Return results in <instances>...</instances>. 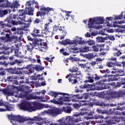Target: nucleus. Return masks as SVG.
Wrapping results in <instances>:
<instances>
[{
	"label": "nucleus",
	"instance_id": "obj_14",
	"mask_svg": "<svg viewBox=\"0 0 125 125\" xmlns=\"http://www.w3.org/2000/svg\"><path fill=\"white\" fill-rule=\"evenodd\" d=\"M30 35L32 36L33 38H37V37H41V30L38 29L36 27H34L32 31L30 33Z\"/></svg>",
	"mask_w": 125,
	"mask_h": 125
},
{
	"label": "nucleus",
	"instance_id": "obj_2",
	"mask_svg": "<svg viewBox=\"0 0 125 125\" xmlns=\"http://www.w3.org/2000/svg\"><path fill=\"white\" fill-rule=\"evenodd\" d=\"M104 21V19L102 17H96L89 19L88 26V28L90 29V32L92 31V29H100V28H101L100 25L96 26L94 25V24H97V25L103 24Z\"/></svg>",
	"mask_w": 125,
	"mask_h": 125
},
{
	"label": "nucleus",
	"instance_id": "obj_59",
	"mask_svg": "<svg viewBox=\"0 0 125 125\" xmlns=\"http://www.w3.org/2000/svg\"><path fill=\"white\" fill-rule=\"evenodd\" d=\"M81 111L80 112V114L81 116H83L84 115H85L86 114V109L83 108L81 109Z\"/></svg>",
	"mask_w": 125,
	"mask_h": 125
},
{
	"label": "nucleus",
	"instance_id": "obj_45",
	"mask_svg": "<svg viewBox=\"0 0 125 125\" xmlns=\"http://www.w3.org/2000/svg\"><path fill=\"white\" fill-rule=\"evenodd\" d=\"M78 99H79V96L73 95L71 97V100L72 101V102H78Z\"/></svg>",
	"mask_w": 125,
	"mask_h": 125
},
{
	"label": "nucleus",
	"instance_id": "obj_60",
	"mask_svg": "<svg viewBox=\"0 0 125 125\" xmlns=\"http://www.w3.org/2000/svg\"><path fill=\"white\" fill-rule=\"evenodd\" d=\"M8 57L6 56L5 55L0 56V60H8Z\"/></svg>",
	"mask_w": 125,
	"mask_h": 125
},
{
	"label": "nucleus",
	"instance_id": "obj_56",
	"mask_svg": "<svg viewBox=\"0 0 125 125\" xmlns=\"http://www.w3.org/2000/svg\"><path fill=\"white\" fill-rule=\"evenodd\" d=\"M94 118L95 120H99V119H104V116L101 115H95L94 116Z\"/></svg>",
	"mask_w": 125,
	"mask_h": 125
},
{
	"label": "nucleus",
	"instance_id": "obj_19",
	"mask_svg": "<svg viewBox=\"0 0 125 125\" xmlns=\"http://www.w3.org/2000/svg\"><path fill=\"white\" fill-rule=\"evenodd\" d=\"M28 105H30V103L27 102H23L19 105V107L21 110H23V111H27Z\"/></svg>",
	"mask_w": 125,
	"mask_h": 125
},
{
	"label": "nucleus",
	"instance_id": "obj_20",
	"mask_svg": "<svg viewBox=\"0 0 125 125\" xmlns=\"http://www.w3.org/2000/svg\"><path fill=\"white\" fill-rule=\"evenodd\" d=\"M7 22L9 23V24H8V26H9V28H12L13 26H16L19 24L18 21H14L13 20H12L11 19H9L7 20Z\"/></svg>",
	"mask_w": 125,
	"mask_h": 125
},
{
	"label": "nucleus",
	"instance_id": "obj_48",
	"mask_svg": "<svg viewBox=\"0 0 125 125\" xmlns=\"http://www.w3.org/2000/svg\"><path fill=\"white\" fill-rule=\"evenodd\" d=\"M58 123H57V125H66V123L64 120V118H62V119H60Z\"/></svg>",
	"mask_w": 125,
	"mask_h": 125
},
{
	"label": "nucleus",
	"instance_id": "obj_7",
	"mask_svg": "<svg viewBox=\"0 0 125 125\" xmlns=\"http://www.w3.org/2000/svg\"><path fill=\"white\" fill-rule=\"evenodd\" d=\"M44 114H48V115H52V116H57L62 113V109H59L56 107H53L51 109H48L43 111Z\"/></svg>",
	"mask_w": 125,
	"mask_h": 125
},
{
	"label": "nucleus",
	"instance_id": "obj_64",
	"mask_svg": "<svg viewBox=\"0 0 125 125\" xmlns=\"http://www.w3.org/2000/svg\"><path fill=\"white\" fill-rule=\"evenodd\" d=\"M123 16H123V15H120L118 16H115V20H121V19H123Z\"/></svg>",
	"mask_w": 125,
	"mask_h": 125
},
{
	"label": "nucleus",
	"instance_id": "obj_15",
	"mask_svg": "<svg viewBox=\"0 0 125 125\" xmlns=\"http://www.w3.org/2000/svg\"><path fill=\"white\" fill-rule=\"evenodd\" d=\"M7 80L8 82H10V83H14L17 85H18L19 83H18V81H17V76L12 75V76L7 77Z\"/></svg>",
	"mask_w": 125,
	"mask_h": 125
},
{
	"label": "nucleus",
	"instance_id": "obj_25",
	"mask_svg": "<svg viewBox=\"0 0 125 125\" xmlns=\"http://www.w3.org/2000/svg\"><path fill=\"white\" fill-rule=\"evenodd\" d=\"M81 74V72H77L75 74H69L70 77H69L68 80H78L79 79L78 76H80Z\"/></svg>",
	"mask_w": 125,
	"mask_h": 125
},
{
	"label": "nucleus",
	"instance_id": "obj_31",
	"mask_svg": "<svg viewBox=\"0 0 125 125\" xmlns=\"http://www.w3.org/2000/svg\"><path fill=\"white\" fill-rule=\"evenodd\" d=\"M34 70H36L37 72H42V70H44V67L41 66L40 65H36L34 66Z\"/></svg>",
	"mask_w": 125,
	"mask_h": 125
},
{
	"label": "nucleus",
	"instance_id": "obj_17",
	"mask_svg": "<svg viewBox=\"0 0 125 125\" xmlns=\"http://www.w3.org/2000/svg\"><path fill=\"white\" fill-rule=\"evenodd\" d=\"M85 83H93V74L90 72L86 73Z\"/></svg>",
	"mask_w": 125,
	"mask_h": 125
},
{
	"label": "nucleus",
	"instance_id": "obj_18",
	"mask_svg": "<svg viewBox=\"0 0 125 125\" xmlns=\"http://www.w3.org/2000/svg\"><path fill=\"white\" fill-rule=\"evenodd\" d=\"M35 123L37 125H42L44 124L45 125L46 121L41 117L36 116L35 117Z\"/></svg>",
	"mask_w": 125,
	"mask_h": 125
},
{
	"label": "nucleus",
	"instance_id": "obj_47",
	"mask_svg": "<svg viewBox=\"0 0 125 125\" xmlns=\"http://www.w3.org/2000/svg\"><path fill=\"white\" fill-rule=\"evenodd\" d=\"M86 43L89 46L94 45L95 44V42L93 40H89L86 42Z\"/></svg>",
	"mask_w": 125,
	"mask_h": 125
},
{
	"label": "nucleus",
	"instance_id": "obj_27",
	"mask_svg": "<svg viewBox=\"0 0 125 125\" xmlns=\"http://www.w3.org/2000/svg\"><path fill=\"white\" fill-rule=\"evenodd\" d=\"M62 112H65V113H67V114H71V112L73 110L71 106H63L61 108Z\"/></svg>",
	"mask_w": 125,
	"mask_h": 125
},
{
	"label": "nucleus",
	"instance_id": "obj_46",
	"mask_svg": "<svg viewBox=\"0 0 125 125\" xmlns=\"http://www.w3.org/2000/svg\"><path fill=\"white\" fill-rule=\"evenodd\" d=\"M96 42L99 43L104 42H105V39H104L103 37H98L96 38Z\"/></svg>",
	"mask_w": 125,
	"mask_h": 125
},
{
	"label": "nucleus",
	"instance_id": "obj_8",
	"mask_svg": "<svg viewBox=\"0 0 125 125\" xmlns=\"http://www.w3.org/2000/svg\"><path fill=\"white\" fill-rule=\"evenodd\" d=\"M20 19L24 21V23H21V24H23L24 26H22V29L23 31H27L28 28L30 26V23L32 22V19L29 17H26V16H24L23 17H21Z\"/></svg>",
	"mask_w": 125,
	"mask_h": 125
},
{
	"label": "nucleus",
	"instance_id": "obj_39",
	"mask_svg": "<svg viewBox=\"0 0 125 125\" xmlns=\"http://www.w3.org/2000/svg\"><path fill=\"white\" fill-rule=\"evenodd\" d=\"M27 111H29V112H33V111H37V109H36L35 106H32L31 104L29 103V105H28V106Z\"/></svg>",
	"mask_w": 125,
	"mask_h": 125
},
{
	"label": "nucleus",
	"instance_id": "obj_51",
	"mask_svg": "<svg viewBox=\"0 0 125 125\" xmlns=\"http://www.w3.org/2000/svg\"><path fill=\"white\" fill-rule=\"evenodd\" d=\"M104 89H109L111 88V84L110 83H105L103 86Z\"/></svg>",
	"mask_w": 125,
	"mask_h": 125
},
{
	"label": "nucleus",
	"instance_id": "obj_23",
	"mask_svg": "<svg viewBox=\"0 0 125 125\" xmlns=\"http://www.w3.org/2000/svg\"><path fill=\"white\" fill-rule=\"evenodd\" d=\"M105 46V44H96L92 46V48L93 51L97 52L99 50L100 47H104Z\"/></svg>",
	"mask_w": 125,
	"mask_h": 125
},
{
	"label": "nucleus",
	"instance_id": "obj_33",
	"mask_svg": "<svg viewBox=\"0 0 125 125\" xmlns=\"http://www.w3.org/2000/svg\"><path fill=\"white\" fill-rule=\"evenodd\" d=\"M89 97V96L87 94L78 95V98L79 99H87Z\"/></svg>",
	"mask_w": 125,
	"mask_h": 125
},
{
	"label": "nucleus",
	"instance_id": "obj_50",
	"mask_svg": "<svg viewBox=\"0 0 125 125\" xmlns=\"http://www.w3.org/2000/svg\"><path fill=\"white\" fill-rule=\"evenodd\" d=\"M9 24V22L7 21V23H4L3 21H0V26H1V28H5V27H9L8 25Z\"/></svg>",
	"mask_w": 125,
	"mask_h": 125
},
{
	"label": "nucleus",
	"instance_id": "obj_43",
	"mask_svg": "<svg viewBox=\"0 0 125 125\" xmlns=\"http://www.w3.org/2000/svg\"><path fill=\"white\" fill-rule=\"evenodd\" d=\"M90 101H92V102L90 103V105L93 106V105H96V103H97L98 100H97L95 98H91V99H90Z\"/></svg>",
	"mask_w": 125,
	"mask_h": 125
},
{
	"label": "nucleus",
	"instance_id": "obj_10",
	"mask_svg": "<svg viewBox=\"0 0 125 125\" xmlns=\"http://www.w3.org/2000/svg\"><path fill=\"white\" fill-rule=\"evenodd\" d=\"M20 15L19 19L21 17H24L26 16V14H28V15H33V8H26L25 10H19Z\"/></svg>",
	"mask_w": 125,
	"mask_h": 125
},
{
	"label": "nucleus",
	"instance_id": "obj_4",
	"mask_svg": "<svg viewBox=\"0 0 125 125\" xmlns=\"http://www.w3.org/2000/svg\"><path fill=\"white\" fill-rule=\"evenodd\" d=\"M33 45L36 49H39L40 47L43 48L44 49H46V48H47V43L45 42H42V41L39 40L38 39L34 40Z\"/></svg>",
	"mask_w": 125,
	"mask_h": 125
},
{
	"label": "nucleus",
	"instance_id": "obj_12",
	"mask_svg": "<svg viewBox=\"0 0 125 125\" xmlns=\"http://www.w3.org/2000/svg\"><path fill=\"white\" fill-rule=\"evenodd\" d=\"M0 106H4V107L6 108V109L0 108V112H4L5 111H11L13 109L12 106H11V104L8 102H5L3 104V103L0 102Z\"/></svg>",
	"mask_w": 125,
	"mask_h": 125
},
{
	"label": "nucleus",
	"instance_id": "obj_57",
	"mask_svg": "<svg viewBox=\"0 0 125 125\" xmlns=\"http://www.w3.org/2000/svg\"><path fill=\"white\" fill-rule=\"evenodd\" d=\"M25 5L26 6V7H25V9H27V8H32V7H31V5H32V3H31L30 1L26 2Z\"/></svg>",
	"mask_w": 125,
	"mask_h": 125
},
{
	"label": "nucleus",
	"instance_id": "obj_36",
	"mask_svg": "<svg viewBox=\"0 0 125 125\" xmlns=\"http://www.w3.org/2000/svg\"><path fill=\"white\" fill-rule=\"evenodd\" d=\"M74 42L78 44H83V41L81 38H77L74 40Z\"/></svg>",
	"mask_w": 125,
	"mask_h": 125
},
{
	"label": "nucleus",
	"instance_id": "obj_5",
	"mask_svg": "<svg viewBox=\"0 0 125 125\" xmlns=\"http://www.w3.org/2000/svg\"><path fill=\"white\" fill-rule=\"evenodd\" d=\"M101 73L102 74H105L104 76V78H108L111 77L110 78H108V82H113V81H118V78H117V75H113V74H110V72L108 69H106L105 70H100Z\"/></svg>",
	"mask_w": 125,
	"mask_h": 125
},
{
	"label": "nucleus",
	"instance_id": "obj_61",
	"mask_svg": "<svg viewBox=\"0 0 125 125\" xmlns=\"http://www.w3.org/2000/svg\"><path fill=\"white\" fill-rule=\"evenodd\" d=\"M0 65H2V66H8V63L5 62V61H4L3 62L1 61L0 62ZM0 70H1V69L0 68Z\"/></svg>",
	"mask_w": 125,
	"mask_h": 125
},
{
	"label": "nucleus",
	"instance_id": "obj_63",
	"mask_svg": "<svg viewBox=\"0 0 125 125\" xmlns=\"http://www.w3.org/2000/svg\"><path fill=\"white\" fill-rule=\"evenodd\" d=\"M95 105H97V106H104V103L103 102H100V101H98L97 103H96Z\"/></svg>",
	"mask_w": 125,
	"mask_h": 125
},
{
	"label": "nucleus",
	"instance_id": "obj_16",
	"mask_svg": "<svg viewBox=\"0 0 125 125\" xmlns=\"http://www.w3.org/2000/svg\"><path fill=\"white\" fill-rule=\"evenodd\" d=\"M12 74H15V75H19V76H20V77H18L20 80L24 79V76H21V75H22V71H20V69L15 67L13 69H12Z\"/></svg>",
	"mask_w": 125,
	"mask_h": 125
},
{
	"label": "nucleus",
	"instance_id": "obj_1",
	"mask_svg": "<svg viewBox=\"0 0 125 125\" xmlns=\"http://www.w3.org/2000/svg\"><path fill=\"white\" fill-rule=\"evenodd\" d=\"M14 50L15 55H12L8 58V59L9 60L8 64H10L11 66H14L16 64H21L22 63V61H19L18 59L15 58V57H18V58H23L24 57V55H22V53L19 52V48H17Z\"/></svg>",
	"mask_w": 125,
	"mask_h": 125
},
{
	"label": "nucleus",
	"instance_id": "obj_22",
	"mask_svg": "<svg viewBox=\"0 0 125 125\" xmlns=\"http://www.w3.org/2000/svg\"><path fill=\"white\" fill-rule=\"evenodd\" d=\"M32 105L35 107L36 110L43 109V104H42L39 102H34L32 103Z\"/></svg>",
	"mask_w": 125,
	"mask_h": 125
},
{
	"label": "nucleus",
	"instance_id": "obj_21",
	"mask_svg": "<svg viewBox=\"0 0 125 125\" xmlns=\"http://www.w3.org/2000/svg\"><path fill=\"white\" fill-rule=\"evenodd\" d=\"M63 95V97H61L62 98V101H64L65 102H70L71 101V97H66V95L67 96H69V94L68 93H61Z\"/></svg>",
	"mask_w": 125,
	"mask_h": 125
},
{
	"label": "nucleus",
	"instance_id": "obj_34",
	"mask_svg": "<svg viewBox=\"0 0 125 125\" xmlns=\"http://www.w3.org/2000/svg\"><path fill=\"white\" fill-rule=\"evenodd\" d=\"M119 28L116 29V32L118 33H125V30L124 29H125V25H120V26H118Z\"/></svg>",
	"mask_w": 125,
	"mask_h": 125
},
{
	"label": "nucleus",
	"instance_id": "obj_52",
	"mask_svg": "<svg viewBox=\"0 0 125 125\" xmlns=\"http://www.w3.org/2000/svg\"><path fill=\"white\" fill-rule=\"evenodd\" d=\"M86 57L87 59H89V60H91V59L94 58V55L93 54L88 53Z\"/></svg>",
	"mask_w": 125,
	"mask_h": 125
},
{
	"label": "nucleus",
	"instance_id": "obj_13",
	"mask_svg": "<svg viewBox=\"0 0 125 125\" xmlns=\"http://www.w3.org/2000/svg\"><path fill=\"white\" fill-rule=\"evenodd\" d=\"M122 94L120 92H115L113 94V97L110 96V95H107L105 97V99L109 101V102H112L113 98H118V97H122Z\"/></svg>",
	"mask_w": 125,
	"mask_h": 125
},
{
	"label": "nucleus",
	"instance_id": "obj_49",
	"mask_svg": "<svg viewBox=\"0 0 125 125\" xmlns=\"http://www.w3.org/2000/svg\"><path fill=\"white\" fill-rule=\"evenodd\" d=\"M49 22H46L44 25V29L46 32H49Z\"/></svg>",
	"mask_w": 125,
	"mask_h": 125
},
{
	"label": "nucleus",
	"instance_id": "obj_40",
	"mask_svg": "<svg viewBox=\"0 0 125 125\" xmlns=\"http://www.w3.org/2000/svg\"><path fill=\"white\" fill-rule=\"evenodd\" d=\"M0 91H2L4 94H5L6 95H7L8 96H10L11 95V92H9L8 90L6 88H3L2 89L0 90Z\"/></svg>",
	"mask_w": 125,
	"mask_h": 125
},
{
	"label": "nucleus",
	"instance_id": "obj_29",
	"mask_svg": "<svg viewBox=\"0 0 125 125\" xmlns=\"http://www.w3.org/2000/svg\"><path fill=\"white\" fill-rule=\"evenodd\" d=\"M53 31L57 32V31H64V27L61 26L60 24H55L53 27Z\"/></svg>",
	"mask_w": 125,
	"mask_h": 125
},
{
	"label": "nucleus",
	"instance_id": "obj_44",
	"mask_svg": "<svg viewBox=\"0 0 125 125\" xmlns=\"http://www.w3.org/2000/svg\"><path fill=\"white\" fill-rule=\"evenodd\" d=\"M61 43L62 44H63V45H67V44H71V42L69 39H65L62 40Z\"/></svg>",
	"mask_w": 125,
	"mask_h": 125
},
{
	"label": "nucleus",
	"instance_id": "obj_38",
	"mask_svg": "<svg viewBox=\"0 0 125 125\" xmlns=\"http://www.w3.org/2000/svg\"><path fill=\"white\" fill-rule=\"evenodd\" d=\"M27 98L29 100L30 99H41V97H38V96H33L32 94H27Z\"/></svg>",
	"mask_w": 125,
	"mask_h": 125
},
{
	"label": "nucleus",
	"instance_id": "obj_41",
	"mask_svg": "<svg viewBox=\"0 0 125 125\" xmlns=\"http://www.w3.org/2000/svg\"><path fill=\"white\" fill-rule=\"evenodd\" d=\"M79 48L78 47H76L75 45H72L70 48L69 50L70 51H71V52H73L74 53H77V50H78Z\"/></svg>",
	"mask_w": 125,
	"mask_h": 125
},
{
	"label": "nucleus",
	"instance_id": "obj_30",
	"mask_svg": "<svg viewBox=\"0 0 125 125\" xmlns=\"http://www.w3.org/2000/svg\"><path fill=\"white\" fill-rule=\"evenodd\" d=\"M121 85H125V78L121 79V82H117L115 87H121Z\"/></svg>",
	"mask_w": 125,
	"mask_h": 125
},
{
	"label": "nucleus",
	"instance_id": "obj_6",
	"mask_svg": "<svg viewBox=\"0 0 125 125\" xmlns=\"http://www.w3.org/2000/svg\"><path fill=\"white\" fill-rule=\"evenodd\" d=\"M39 10L41 11L37 12L36 14V16H37V17H39V16H41L42 17V16L48 14V13L50 10H51V9L49 7H45L43 4H42L40 6Z\"/></svg>",
	"mask_w": 125,
	"mask_h": 125
},
{
	"label": "nucleus",
	"instance_id": "obj_42",
	"mask_svg": "<svg viewBox=\"0 0 125 125\" xmlns=\"http://www.w3.org/2000/svg\"><path fill=\"white\" fill-rule=\"evenodd\" d=\"M13 37H10V35L9 34H6V42H10L13 41Z\"/></svg>",
	"mask_w": 125,
	"mask_h": 125
},
{
	"label": "nucleus",
	"instance_id": "obj_3",
	"mask_svg": "<svg viewBox=\"0 0 125 125\" xmlns=\"http://www.w3.org/2000/svg\"><path fill=\"white\" fill-rule=\"evenodd\" d=\"M62 94V93L56 92L54 91H51L49 93V95H51L52 97H54L53 102L55 104H57L58 105H63V103L62 102V98L58 95Z\"/></svg>",
	"mask_w": 125,
	"mask_h": 125
},
{
	"label": "nucleus",
	"instance_id": "obj_35",
	"mask_svg": "<svg viewBox=\"0 0 125 125\" xmlns=\"http://www.w3.org/2000/svg\"><path fill=\"white\" fill-rule=\"evenodd\" d=\"M36 117H34L33 118H25V122L28 121L29 124H30L31 125L34 124V122H35L36 123Z\"/></svg>",
	"mask_w": 125,
	"mask_h": 125
},
{
	"label": "nucleus",
	"instance_id": "obj_24",
	"mask_svg": "<svg viewBox=\"0 0 125 125\" xmlns=\"http://www.w3.org/2000/svg\"><path fill=\"white\" fill-rule=\"evenodd\" d=\"M36 57L37 58V60L32 58H29L28 59L29 61H30L31 63H35L36 62L37 63H39V64H41L42 62H41V57L39 55H36Z\"/></svg>",
	"mask_w": 125,
	"mask_h": 125
},
{
	"label": "nucleus",
	"instance_id": "obj_9",
	"mask_svg": "<svg viewBox=\"0 0 125 125\" xmlns=\"http://www.w3.org/2000/svg\"><path fill=\"white\" fill-rule=\"evenodd\" d=\"M19 6H20L19 3L16 2L15 3H11L10 2H9L8 0H6V2L2 3L0 5V7L3 8H6L7 7H11V8H18Z\"/></svg>",
	"mask_w": 125,
	"mask_h": 125
},
{
	"label": "nucleus",
	"instance_id": "obj_58",
	"mask_svg": "<svg viewBox=\"0 0 125 125\" xmlns=\"http://www.w3.org/2000/svg\"><path fill=\"white\" fill-rule=\"evenodd\" d=\"M30 80H31V81H37L38 80V78L37 77V74H34V75L31 76L30 77Z\"/></svg>",
	"mask_w": 125,
	"mask_h": 125
},
{
	"label": "nucleus",
	"instance_id": "obj_32",
	"mask_svg": "<svg viewBox=\"0 0 125 125\" xmlns=\"http://www.w3.org/2000/svg\"><path fill=\"white\" fill-rule=\"evenodd\" d=\"M49 32L46 31V30H44L43 29L42 30L41 34H42V36L44 38H50V35H49Z\"/></svg>",
	"mask_w": 125,
	"mask_h": 125
},
{
	"label": "nucleus",
	"instance_id": "obj_53",
	"mask_svg": "<svg viewBox=\"0 0 125 125\" xmlns=\"http://www.w3.org/2000/svg\"><path fill=\"white\" fill-rule=\"evenodd\" d=\"M101 79V77L97 75L96 74H93V79L95 80L96 81H98L99 80H100Z\"/></svg>",
	"mask_w": 125,
	"mask_h": 125
},
{
	"label": "nucleus",
	"instance_id": "obj_28",
	"mask_svg": "<svg viewBox=\"0 0 125 125\" xmlns=\"http://www.w3.org/2000/svg\"><path fill=\"white\" fill-rule=\"evenodd\" d=\"M64 122L65 123V125H71V122L73 121V118L71 116H67L63 118Z\"/></svg>",
	"mask_w": 125,
	"mask_h": 125
},
{
	"label": "nucleus",
	"instance_id": "obj_54",
	"mask_svg": "<svg viewBox=\"0 0 125 125\" xmlns=\"http://www.w3.org/2000/svg\"><path fill=\"white\" fill-rule=\"evenodd\" d=\"M71 73H77V72H81L79 71V69L77 67H73L72 69L69 70Z\"/></svg>",
	"mask_w": 125,
	"mask_h": 125
},
{
	"label": "nucleus",
	"instance_id": "obj_26",
	"mask_svg": "<svg viewBox=\"0 0 125 125\" xmlns=\"http://www.w3.org/2000/svg\"><path fill=\"white\" fill-rule=\"evenodd\" d=\"M113 51H115L116 52L113 53L114 56H116L117 57H119L120 55H122V52L121 50L119 49L118 47H116L112 48Z\"/></svg>",
	"mask_w": 125,
	"mask_h": 125
},
{
	"label": "nucleus",
	"instance_id": "obj_55",
	"mask_svg": "<svg viewBox=\"0 0 125 125\" xmlns=\"http://www.w3.org/2000/svg\"><path fill=\"white\" fill-rule=\"evenodd\" d=\"M106 66L109 67V68H111V67H114L115 66V63L112 62H106Z\"/></svg>",
	"mask_w": 125,
	"mask_h": 125
},
{
	"label": "nucleus",
	"instance_id": "obj_37",
	"mask_svg": "<svg viewBox=\"0 0 125 125\" xmlns=\"http://www.w3.org/2000/svg\"><path fill=\"white\" fill-rule=\"evenodd\" d=\"M42 22V20L39 18H36L34 21H33V24L34 25H36L38 26V25H40Z\"/></svg>",
	"mask_w": 125,
	"mask_h": 125
},
{
	"label": "nucleus",
	"instance_id": "obj_11",
	"mask_svg": "<svg viewBox=\"0 0 125 125\" xmlns=\"http://www.w3.org/2000/svg\"><path fill=\"white\" fill-rule=\"evenodd\" d=\"M9 120L11 121H16L17 122H19V123H24L27 120H26V117L24 118L20 115H9Z\"/></svg>",
	"mask_w": 125,
	"mask_h": 125
},
{
	"label": "nucleus",
	"instance_id": "obj_62",
	"mask_svg": "<svg viewBox=\"0 0 125 125\" xmlns=\"http://www.w3.org/2000/svg\"><path fill=\"white\" fill-rule=\"evenodd\" d=\"M89 50V47H84L81 49L82 52H87Z\"/></svg>",
	"mask_w": 125,
	"mask_h": 125
}]
</instances>
